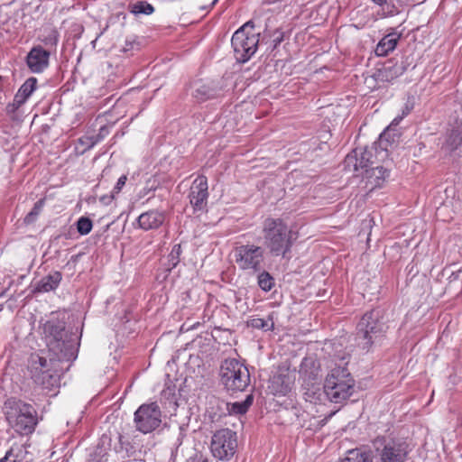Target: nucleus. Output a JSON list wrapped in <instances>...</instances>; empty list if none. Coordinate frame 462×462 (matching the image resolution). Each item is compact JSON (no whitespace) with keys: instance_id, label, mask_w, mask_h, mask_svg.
<instances>
[{"instance_id":"a211bd4d","label":"nucleus","mask_w":462,"mask_h":462,"mask_svg":"<svg viewBox=\"0 0 462 462\" xmlns=\"http://www.w3.org/2000/svg\"><path fill=\"white\" fill-rule=\"evenodd\" d=\"M284 33L280 29H276L273 32L265 31L261 44L266 46V51H273L282 43Z\"/></svg>"},{"instance_id":"f03ea898","label":"nucleus","mask_w":462,"mask_h":462,"mask_svg":"<svg viewBox=\"0 0 462 462\" xmlns=\"http://www.w3.org/2000/svg\"><path fill=\"white\" fill-rule=\"evenodd\" d=\"M262 235L264 251L273 256L284 257L291 252L292 232L281 218H266L263 222Z\"/></svg>"},{"instance_id":"aec40b11","label":"nucleus","mask_w":462,"mask_h":462,"mask_svg":"<svg viewBox=\"0 0 462 462\" xmlns=\"http://www.w3.org/2000/svg\"><path fill=\"white\" fill-rule=\"evenodd\" d=\"M61 278L62 275L60 272H52L39 282L36 289L42 292L53 291L59 286Z\"/></svg>"},{"instance_id":"ea45409f","label":"nucleus","mask_w":462,"mask_h":462,"mask_svg":"<svg viewBox=\"0 0 462 462\" xmlns=\"http://www.w3.org/2000/svg\"><path fill=\"white\" fill-rule=\"evenodd\" d=\"M21 106H18L15 104V97L14 98V102L12 104H9L6 106V110L8 113H14L16 109H18Z\"/></svg>"},{"instance_id":"c756f323","label":"nucleus","mask_w":462,"mask_h":462,"mask_svg":"<svg viewBox=\"0 0 462 462\" xmlns=\"http://www.w3.org/2000/svg\"><path fill=\"white\" fill-rule=\"evenodd\" d=\"M247 326L257 329H263L265 331L273 330L274 324L272 319L265 320L260 318H254L247 321Z\"/></svg>"},{"instance_id":"412c9836","label":"nucleus","mask_w":462,"mask_h":462,"mask_svg":"<svg viewBox=\"0 0 462 462\" xmlns=\"http://www.w3.org/2000/svg\"><path fill=\"white\" fill-rule=\"evenodd\" d=\"M340 462H373L372 452L363 448H354L348 450Z\"/></svg>"},{"instance_id":"20e7f679","label":"nucleus","mask_w":462,"mask_h":462,"mask_svg":"<svg viewBox=\"0 0 462 462\" xmlns=\"http://www.w3.org/2000/svg\"><path fill=\"white\" fill-rule=\"evenodd\" d=\"M345 357L340 359V364L330 370L324 383V392L331 402L336 403L346 400L352 394L354 380L348 372Z\"/></svg>"},{"instance_id":"4468645a","label":"nucleus","mask_w":462,"mask_h":462,"mask_svg":"<svg viewBox=\"0 0 462 462\" xmlns=\"http://www.w3.org/2000/svg\"><path fill=\"white\" fill-rule=\"evenodd\" d=\"M409 57L402 59L400 62L390 60L378 70L377 77L383 81L390 82L402 75L410 66Z\"/></svg>"},{"instance_id":"a19ab883","label":"nucleus","mask_w":462,"mask_h":462,"mask_svg":"<svg viewBox=\"0 0 462 462\" xmlns=\"http://www.w3.org/2000/svg\"><path fill=\"white\" fill-rule=\"evenodd\" d=\"M459 274H460V271L453 272L452 274L449 276L450 281L459 279Z\"/></svg>"},{"instance_id":"f704fd0d","label":"nucleus","mask_w":462,"mask_h":462,"mask_svg":"<svg viewBox=\"0 0 462 462\" xmlns=\"http://www.w3.org/2000/svg\"><path fill=\"white\" fill-rule=\"evenodd\" d=\"M249 406H226L229 415H244L248 411Z\"/></svg>"},{"instance_id":"473e14b6","label":"nucleus","mask_w":462,"mask_h":462,"mask_svg":"<svg viewBox=\"0 0 462 462\" xmlns=\"http://www.w3.org/2000/svg\"><path fill=\"white\" fill-rule=\"evenodd\" d=\"M93 224L90 218L86 217H81L77 221V230L78 232L82 235H88L90 233L92 229Z\"/></svg>"},{"instance_id":"49530a36","label":"nucleus","mask_w":462,"mask_h":462,"mask_svg":"<svg viewBox=\"0 0 462 462\" xmlns=\"http://www.w3.org/2000/svg\"><path fill=\"white\" fill-rule=\"evenodd\" d=\"M305 400H306V402H310V403L315 402V401L310 400V399H307V398H306Z\"/></svg>"},{"instance_id":"7c9ffc66","label":"nucleus","mask_w":462,"mask_h":462,"mask_svg":"<svg viewBox=\"0 0 462 462\" xmlns=\"http://www.w3.org/2000/svg\"><path fill=\"white\" fill-rule=\"evenodd\" d=\"M45 200L44 199H39L33 206L32 209L25 216L23 222L26 225L32 224L40 215Z\"/></svg>"},{"instance_id":"ddd939ff","label":"nucleus","mask_w":462,"mask_h":462,"mask_svg":"<svg viewBox=\"0 0 462 462\" xmlns=\"http://www.w3.org/2000/svg\"><path fill=\"white\" fill-rule=\"evenodd\" d=\"M50 51L38 45L31 49L26 56V64L33 73L42 72L49 65Z\"/></svg>"},{"instance_id":"c03bdc74","label":"nucleus","mask_w":462,"mask_h":462,"mask_svg":"<svg viewBox=\"0 0 462 462\" xmlns=\"http://www.w3.org/2000/svg\"><path fill=\"white\" fill-rule=\"evenodd\" d=\"M335 412H336V411H332V412H330V414H329L328 417H326L324 420H321L322 425H323V424H325V423H326V421L328 420V418H330L331 416H333V415L335 414Z\"/></svg>"},{"instance_id":"6ab92c4d","label":"nucleus","mask_w":462,"mask_h":462,"mask_svg":"<svg viewBox=\"0 0 462 462\" xmlns=\"http://www.w3.org/2000/svg\"><path fill=\"white\" fill-rule=\"evenodd\" d=\"M37 86V79L33 77L29 78L18 89L15 94V104L18 106L23 105L29 97L35 90Z\"/></svg>"},{"instance_id":"58836bf2","label":"nucleus","mask_w":462,"mask_h":462,"mask_svg":"<svg viewBox=\"0 0 462 462\" xmlns=\"http://www.w3.org/2000/svg\"><path fill=\"white\" fill-rule=\"evenodd\" d=\"M115 199V194L112 192L110 195H104L100 197L99 200L104 205H108L112 202V200Z\"/></svg>"},{"instance_id":"9b49d317","label":"nucleus","mask_w":462,"mask_h":462,"mask_svg":"<svg viewBox=\"0 0 462 462\" xmlns=\"http://www.w3.org/2000/svg\"><path fill=\"white\" fill-rule=\"evenodd\" d=\"M135 428L143 433H150L162 423V411L159 406H139L134 412Z\"/></svg>"},{"instance_id":"c85d7f7f","label":"nucleus","mask_w":462,"mask_h":462,"mask_svg":"<svg viewBox=\"0 0 462 462\" xmlns=\"http://www.w3.org/2000/svg\"><path fill=\"white\" fill-rule=\"evenodd\" d=\"M356 153L358 154V151L353 150L351 152H349L346 156L343 165L346 171L358 174L359 170L357 166Z\"/></svg>"},{"instance_id":"f257e3e1","label":"nucleus","mask_w":462,"mask_h":462,"mask_svg":"<svg viewBox=\"0 0 462 462\" xmlns=\"http://www.w3.org/2000/svg\"><path fill=\"white\" fill-rule=\"evenodd\" d=\"M43 338L49 360L32 356V378L42 388L54 390L60 385V374L77 358L79 343L76 335L67 330L65 322L58 319H51L43 325Z\"/></svg>"},{"instance_id":"9d476101","label":"nucleus","mask_w":462,"mask_h":462,"mask_svg":"<svg viewBox=\"0 0 462 462\" xmlns=\"http://www.w3.org/2000/svg\"><path fill=\"white\" fill-rule=\"evenodd\" d=\"M5 411L6 419L10 424H13L20 433L30 434L37 425L38 419L36 411L32 410V406H6Z\"/></svg>"},{"instance_id":"6e6552de","label":"nucleus","mask_w":462,"mask_h":462,"mask_svg":"<svg viewBox=\"0 0 462 462\" xmlns=\"http://www.w3.org/2000/svg\"><path fill=\"white\" fill-rule=\"evenodd\" d=\"M264 254V248L254 244L239 245L233 250L234 260L239 270L253 273L263 269Z\"/></svg>"},{"instance_id":"423d86ee","label":"nucleus","mask_w":462,"mask_h":462,"mask_svg":"<svg viewBox=\"0 0 462 462\" xmlns=\"http://www.w3.org/2000/svg\"><path fill=\"white\" fill-rule=\"evenodd\" d=\"M220 381L231 393L244 391L250 383L247 367L236 358H226L220 365Z\"/></svg>"},{"instance_id":"2f4dec72","label":"nucleus","mask_w":462,"mask_h":462,"mask_svg":"<svg viewBox=\"0 0 462 462\" xmlns=\"http://www.w3.org/2000/svg\"><path fill=\"white\" fill-rule=\"evenodd\" d=\"M311 365H314V361L312 359L305 358L301 364L300 374L304 377H308L309 380L316 381L319 378V370L314 369L313 371L308 373L307 367Z\"/></svg>"},{"instance_id":"c9c22d12","label":"nucleus","mask_w":462,"mask_h":462,"mask_svg":"<svg viewBox=\"0 0 462 462\" xmlns=\"http://www.w3.org/2000/svg\"><path fill=\"white\" fill-rule=\"evenodd\" d=\"M187 462H208V458L201 452H196L188 458Z\"/></svg>"},{"instance_id":"cd10ccee","label":"nucleus","mask_w":462,"mask_h":462,"mask_svg":"<svg viewBox=\"0 0 462 462\" xmlns=\"http://www.w3.org/2000/svg\"><path fill=\"white\" fill-rule=\"evenodd\" d=\"M131 13L134 14H152L154 12L153 6L146 1H138L129 6Z\"/></svg>"},{"instance_id":"2eb2a0df","label":"nucleus","mask_w":462,"mask_h":462,"mask_svg":"<svg viewBox=\"0 0 462 462\" xmlns=\"http://www.w3.org/2000/svg\"><path fill=\"white\" fill-rule=\"evenodd\" d=\"M293 383L294 377L290 373L277 374L270 379L268 389L274 395H285L291 390Z\"/></svg>"},{"instance_id":"4be33fe9","label":"nucleus","mask_w":462,"mask_h":462,"mask_svg":"<svg viewBox=\"0 0 462 462\" xmlns=\"http://www.w3.org/2000/svg\"><path fill=\"white\" fill-rule=\"evenodd\" d=\"M354 151H358L356 153L357 166L359 171H364L365 176L366 175V170H370L373 164L372 152L366 149L357 148Z\"/></svg>"},{"instance_id":"1a4fd4ad","label":"nucleus","mask_w":462,"mask_h":462,"mask_svg":"<svg viewBox=\"0 0 462 462\" xmlns=\"http://www.w3.org/2000/svg\"><path fill=\"white\" fill-rule=\"evenodd\" d=\"M237 448L236 432L229 429H222L214 433L211 439V452L220 460H229Z\"/></svg>"},{"instance_id":"dca6fc26","label":"nucleus","mask_w":462,"mask_h":462,"mask_svg":"<svg viewBox=\"0 0 462 462\" xmlns=\"http://www.w3.org/2000/svg\"><path fill=\"white\" fill-rule=\"evenodd\" d=\"M164 222V215L157 210H151L143 213L138 217V223L141 228L144 230L155 229Z\"/></svg>"},{"instance_id":"f8f14e48","label":"nucleus","mask_w":462,"mask_h":462,"mask_svg":"<svg viewBox=\"0 0 462 462\" xmlns=\"http://www.w3.org/2000/svg\"><path fill=\"white\" fill-rule=\"evenodd\" d=\"M208 180L205 176H199L193 181L189 194V203L194 210H203L207 206L208 198Z\"/></svg>"},{"instance_id":"a18cd8bd","label":"nucleus","mask_w":462,"mask_h":462,"mask_svg":"<svg viewBox=\"0 0 462 462\" xmlns=\"http://www.w3.org/2000/svg\"><path fill=\"white\" fill-rule=\"evenodd\" d=\"M410 113V108L408 106H406V109H404V111L402 112V115L403 116H405L406 115H408Z\"/></svg>"},{"instance_id":"0eeeda50","label":"nucleus","mask_w":462,"mask_h":462,"mask_svg":"<svg viewBox=\"0 0 462 462\" xmlns=\"http://www.w3.org/2000/svg\"><path fill=\"white\" fill-rule=\"evenodd\" d=\"M372 445L379 462H405L410 452L409 444L401 438L378 436Z\"/></svg>"},{"instance_id":"72a5a7b5","label":"nucleus","mask_w":462,"mask_h":462,"mask_svg":"<svg viewBox=\"0 0 462 462\" xmlns=\"http://www.w3.org/2000/svg\"><path fill=\"white\" fill-rule=\"evenodd\" d=\"M180 254H181L180 245H175L172 247V249L168 256L170 268H174L177 266V264L179 263L180 259Z\"/></svg>"},{"instance_id":"7ed1b4c3","label":"nucleus","mask_w":462,"mask_h":462,"mask_svg":"<svg viewBox=\"0 0 462 462\" xmlns=\"http://www.w3.org/2000/svg\"><path fill=\"white\" fill-rule=\"evenodd\" d=\"M388 325L383 311L374 309L366 312L357 324L356 340L357 346L368 352L373 345L378 343L385 335Z\"/></svg>"},{"instance_id":"f3484780","label":"nucleus","mask_w":462,"mask_h":462,"mask_svg":"<svg viewBox=\"0 0 462 462\" xmlns=\"http://www.w3.org/2000/svg\"><path fill=\"white\" fill-rule=\"evenodd\" d=\"M401 36V32L393 30V32L383 37L375 48L376 55L386 56L390 51H393L396 48Z\"/></svg>"},{"instance_id":"de8ad7c7","label":"nucleus","mask_w":462,"mask_h":462,"mask_svg":"<svg viewBox=\"0 0 462 462\" xmlns=\"http://www.w3.org/2000/svg\"><path fill=\"white\" fill-rule=\"evenodd\" d=\"M217 1V0H214V1H213V3H212V5H215Z\"/></svg>"},{"instance_id":"39448f33","label":"nucleus","mask_w":462,"mask_h":462,"mask_svg":"<svg viewBox=\"0 0 462 462\" xmlns=\"http://www.w3.org/2000/svg\"><path fill=\"white\" fill-rule=\"evenodd\" d=\"M252 21L245 23L232 36L231 43L238 62L245 63L255 53L260 40V32H254Z\"/></svg>"},{"instance_id":"bb28decb","label":"nucleus","mask_w":462,"mask_h":462,"mask_svg":"<svg viewBox=\"0 0 462 462\" xmlns=\"http://www.w3.org/2000/svg\"><path fill=\"white\" fill-rule=\"evenodd\" d=\"M389 176V171L383 166L372 167L370 170H366L365 178H375V186L380 185L381 180H384Z\"/></svg>"},{"instance_id":"5701e85b","label":"nucleus","mask_w":462,"mask_h":462,"mask_svg":"<svg viewBox=\"0 0 462 462\" xmlns=\"http://www.w3.org/2000/svg\"><path fill=\"white\" fill-rule=\"evenodd\" d=\"M25 450L23 446L14 445L6 452L5 456L0 459V462H25Z\"/></svg>"},{"instance_id":"4c0bfd02","label":"nucleus","mask_w":462,"mask_h":462,"mask_svg":"<svg viewBox=\"0 0 462 462\" xmlns=\"http://www.w3.org/2000/svg\"><path fill=\"white\" fill-rule=\"evenodd\" d=\"M254 402V397L252 394H247L245 399L241 402H227L226 404H252Z\"/></svg>"},{"instance_id":"79ce46f5","label":"nucleus","mask_w":462,"mask_h":462,"mask_svg":"<svg viewBox=\"0 0 462 462\" xmlns=\"http://www.w3.org/2000/svg\"><path fill=\"white\" fill-rule=\"evenodd\" d=\"M404 116H397L395 117L393 122H392V125H397L403 118Z\"/></svg>"},{"instance_id":"37998d69","label":"nucleus","mask_w":462,"mask_h":462,"mask_svg":"<svg viewBox=\"0 0 462 462\" xmlns=\"http://www.w3.org/2000/svg\"><path fill=\"white\" fill-rule=\"evenodd\" d=\"M404 116H397L395 117L393 122H392V125H397L403 118Z\"/></svg>"},{"instance_id":"b1692460","label":"nucleus","mask_w":462,"mask_h":462,"mask_svg":"<svg viewBox=\"0 0 462 462\" xmlns=\"http://www.w3.org/2000/svg\"><path fill=\"white\" fill-rule=\"evenodd\" d=\"M381 7L378 15L382 17L393 16L399 13V8L390 0H371Z\"/></svg>"},{"instance_id":"393cba45","label":"nucleus","mask_w":462,"mask_h":462,"mask_svg":"<svg viewBox=\"0 0 462 462\" xmlns=\"http://www.w3.org/2000/svg\"><path fill=\"white\" fill-rule=\"evenodd\" d=\"M258 286L264 291H270L274 284V278L266 271H260L257 276Z\"/></svg>"},{"instance_id":"e433bc0d","label":"nucleus","mask_w":462,"mask_h":462,"mask_svg":"<svg viewBox=\"0 0 462 462\" xmlns=\"http://www.w3.org/2000/svg\"><path fill=\"white\" fill-rule=\"evenodd\" d=\"M126 180H127V177L125 175H122L118 179V180H117V182H116V184L113 191H112L115 195L118 194L121 191L122 188L125 186V184L126 182Z\"/></svg>"},{"instance_id":"a878e982","label":"nucleus","mask_w":462,"mask_h":462,"mask_svg":"<svg viewBox=\"0 0 462 462\" xmlns=\"http://www.w3.org/2000/svg\"><path fill=\"white\" fill-rule=\"evenodd\" d=\"M193 96L198 101L202 102L215 97L217 92L208 85H200L194 90Z\"/></svg>"}]
</instances>
